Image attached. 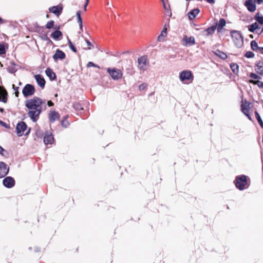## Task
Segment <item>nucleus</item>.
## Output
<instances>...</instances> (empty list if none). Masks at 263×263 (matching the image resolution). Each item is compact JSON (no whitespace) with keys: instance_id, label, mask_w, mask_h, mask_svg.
I'll use <instances>...</instances> for the list:
<instances>
[{"instance_id":"9","label":"nucleus","mask_w":263,"mask_h":263,"mask_svg":"<svg viewBox=\"0 0 263 263\" xmlns=\"http://www.w3.org/2000/svg\"><path fill=\"white\" fill-rule=\"evenodd\" d=\"M183 45L185 46H193L195 44V38L193 36L188 37L184 35L182 39Z\"/></svg>"},{"instance_id":"35","label":"nucleus","mask_w":263,"mask_h":263,"mask_svg":"<svg viewBox=\"0 0 263 263\" xmlns=\"http://www.w3.org/2000/svg\"><path fill=\"white\" fill-rule=\"evenodd\" d=\"M250 77L252 79H253L252 80H259V79H260V77L254 73H251L250 74Z\"/></svg>"},{"instance_id":"10","label":"nucleus","mask_w":263,"mask_h":263,"mask_svg":"<svg viewBox=\"0 0 263 263\" xmlns=\"http://www.w3.org/2000/svg\"><path fill=\"white\" fill-rule=\"evenodd\" d=\"M3 185L7 188H11L15 185V180L11 177H7L3 181Z\"/></svg>"},{"instance_id":"58","label":"nucleus","mask_w":263,"mask_h":263,"mask_svg":"<svg viewBox=\"0 0 263 263\" xmlns=\"http://www.w3.org/2000/svg\"><path fill=\"white\" fill-rule=\"evenodd\" d=\"M21 84H22L21 82H20L19 85H21Z\"/></svg>"},{"instance_id":"51","label":"nucleus","mask_w":263,"mask_h":263,"mask_svg":"<svg viewBox=\"0 0 263 263\" xmlns=\"http://www.w3.org/2000/svg\"><path fill=\"white\" fill-rule=\"evenodd\" d=\"M258 4H260L262 2V0H254Z\"/></svg>"},{"instance_id":"18","label":"nucleus","mask_w":263,"mask_h":263,"mask_svg":"<svg viewBox=\"0 0 263 263\" xmlns=\"http://www.w3.org/2000/svg\"><path fill=\"white\" fill-rule=\"evenodd\" d=\"M199 10L197 8L194 9L190 11L188 13V16L190 20H192L194 19L197 15L199 13Z\"/></svg>"},{"instance_id":"32","label":"nucleus","mask_w":263,"mask_h":263,"mask_svg":"<svg viewBox=\"0 0 263 263\" xmlns=\"http://www.w3.org/2000/svg\"><path fill=\"white\" fill-rule=\"evenodd\" d=\"M251 47L253 50L257 51L259 49V47L258 46V44L255 41H252L251 42Z\"/></svg>"},{"instance_id":"22","label":"nucleus","mask_w":263,"mask_h":263,"mask_svg":"<svg viewBox=\"0 0 263 263\" xmlns=\"http://www.w3.org/2000/svg\"><path fill=\"white\" fill-rule=\"evenodd\" d=\"M45 72L47 76L52 80H55L56 75L55 73L49 68L46 69Z\"/></svg>"},{"instance_id":"25","label":"nucleus","mask_w":263,"mask_h":263,"mask_svg":"<svg viewBox=\"0 0 263 263\" xmlns=\"http://www.w3.org/2000/svg\"><path fill=\"white\" fill-rule=\"evenodd\" d=\"M7 70L11 73H13L16 71L15 65L14 62H10V65L7 68Z\"/></svg>"},{"instance_id":"1","label":"nucleus","mask_w":263,"mask_h":263,"mask_svg":"<svg viewBox=\"0 0 263 263\" xmlns=\"http://www.w3.org/2000/svg\"><path fill=\"white\" fill-rule=\"evenodd\" d=\"M45 103L41 98L34 97L25 101V106L28 109V115L35 122L42 111V105Z\"/></svg>"},{"instance_id":"14","label":"nucleus","mask_w":263,"mask_h":263,"mask_svg":"<svg viewBox=\"0 0 263 263\" xmlns=\"http://www.w3.org/2000/svg\"><path fill=\"white\" fill-rule=\"evenodd\" d=\"M54 138L51 134L46 132L44 137V142L46 145L51 144L53 142Z\"/></svg>"},{"instance_id":"7","label":"nucleus","mask_w":263,"mask_h":263,"mask_svg":"<svg viewBox=\"0 0 263 263\" xmlns=\"http://www.w3.org/2000/svg\"><path fill=\"white\" fill-rule=\"evenodd\" d=\"M148 67L147 57L142 56L138 59V67L140 70H146Z\"/></svg>"},{"instance_id":"50","label":"nucleus","mask_w":263,"mask_h":263,"mask_svg":"<svg viewBox=\"0 0 263 263\" xmlns=\"http://www.w3.org/2000/svg\"><path fill=\"white\" fill-rule=\"evenodd\" d=\"M248 118V119L250 120V121H252V118L251 117V116H250V115L249 114V112L248 113H243Z\"/></svg>"},{"instance_id":"31","label":"nucleus","mask_w":263,"mask_h":263,"mask_svg":"<svg viewBox=\"0 0 263 263\" xmlns=\"http://www.w3.org/2000/svg\"><path fill=\"white\" fill-rule=\"evenodd\" d=\"M255 117L257 120V121L258 122L260 126L262 128H263V121L259 114V113L256 111L255 112Z\"/></svg>"},{"instance_id":"40","label":"nucleus","mask_w":263,"mask_h":263,"mask_svg":"<svg viewBox=\"0 0 263 263\" xmlns=\"http://www.w3.org/2000/svg\"><path fill=\"white\" fill-rule=\"evenodd\" d=\"M69 42V48L71 49V50H72L74 52H77V49L74 46V45L72 44V42L70 41V40H69L68 41Z\"/></svg>"},{"instance_id":"39","label":"nucleus","mask_w":263,"mask_h":263,"mask_svg":"<svg viewBox=\"0 0 263 263\" xmlns=\"http://www.w3.org/2000/svg\"><path fill=\"white\" fill-rule=\"evenodd\" d=\"M54 22L53 21H50L47 23L46 24V28L48 29H50L52 28L54 26Z\"/></svg>"},{"instance_id":"56","label":"nucleus","mask_w":263,"mask_h":263,"mask_svg":"<svg viewBox=\"0 0 263 263\" xmlns=\"http://www.w3.org/2000/svg\"><path fill=\"white\" fill-rule=\"evenodd\" d=\"M86 3H89V0H86Z\"/></svg>"},{"instance_id":"13","label":"nucleus","mask_w":263,"mask_h":263,"mask_svg":"<svg viewBox=\"0 0 263 263\" xmlns=\"http://www.w3.org/2000/svg\"><path fill=\"white\" fill-rule=\"evenodd\" d=\"M8 93L6 90L0 86V101L6 103L7 101Z\"/></svg>"},{"instance_id":"11","label":"nucleus","mask_w":263,"mask_h":263,"mask_svg":"<svg viewBox=\"0 0 263 263\" xmlns=\"http://www.w3.org/2000/svg\"><path fill=\"white\" fill-rule=\"evenodd\" d=\"M9 172V167L3 162H0V178L5 177Z\"/></svg>"},{"instance_id":"46","label":"nucleus","mask_w":263,"mask_h":263,"mask_svg":"<svg viewBox=\"0 0 263 263\" xmlns=\"http://www.w3.org/2000/svg\"><path fill=\"white\" fill-rule=\"evenodd\" d=\"M219 56L223 60L226 59L227 58V54L224 52H221Z\"/></svg>"},{"instance_id":"21","label":"nucleus","mask_w":263,"mask_h":263,"mask_svg":"<svg viewBox=\"0 0 263 263\" xmlns=\"http://www.w3.org/2000/svg\"><path fill=\"white\" fill-rule=\"evenodd\" d=\"M49 11L58 16L62 12V8L58 6H53L49 8Z\"/></svg>"},{"instance_id":"24","label":"nucleus","mask_w":263,"mask_h":263,"mask_svg":"<svg viewBox=\"0 0 263 263\" xmlns=\"http://www.w3.org/2000/svg\"><path fill=\"white\" fill-rule=\"evenodd\" d=\"M216 27L215 26H213L212 27H208L204 32H205V35L206 36H209L213 34L215 32Z\"/></svg>"},{"instance_id":"4","label":"nucleus","mask_w":263,"mask_h":263,"mask_svg":"<svg viewBox=\"0 0 263 263\" xmlns=\"http://www.w3.org/2000/svg\"><path fill=\"white\" fill-rule=\"evenodd\" d=\"M235 185L240 190H243L247 185V177L245 175L237 176L235 181Z\"/></svg>"},{"instance_id":"48","label":"nucleus","mask_w":263,"mask_h":263,"mask_svg":"<svg viewBox=\"0 0 263 263\" xmlns=\"http://www.w3.org/2000/svg\"><path fill=\"white\" fill-rule=\"evenodd\" d=\"M0 124L4 127H7L6 123L1 120H0Z\"/></svg>"},{"instance_id":"44","label":"nucleus","mask_w":263,"mask_h":263,"mask_svg":"<svg viewBox=\"0 0 263 263\" xmlns=\"http://www.w3.org/2000/svg\"><path fill=\"white\" fill-rule=\"evenodd\" d=\"M0 154L4 156H5L7 154V152L5 149L0 146Z\"/></svg>"},{"instance_id":"16","label":"nucleus","mask_w":263,"mask_h":263,"mask_svg":"<svg viewBox=\"0 0 263 263\" xmlns=\"http://www.w3.org/2000/svg\"><path fill=\"white\" fill-rule=\"evenodd\" d=\"M34 77L38 85L41 88H44L45 84V81L43 77L40 74L35 75Z\"/></svg>"},{"instance_id":"52","label":"nucleus","mask_w":263,"mask_h":263,"mask_svg":"<svg viewBox=\"0 0 263 263\" xmlns=\"http://www.w3.org/2000/svg\"><path fill=\"white\" fill-rule=\"evenodd\" d=\"M259 51L262 53L263 54V47H260L259 48Z\"/></svg>"},{"instance_id":"41","label":"nucleus","mask_w":263,"mask_h":263,"mask_svg":"<svg viewBox=\"0 0 263 263\" xmlns=\"http://www.w3.org/2000/svg\"><path fill=\"white\" fill-rule=\"evenodd\" d=\"M85 40L86 43L88 46L87 49L90 50L93 48V45L91 43V42L89 40H88L87 39H85Z\"/></svg>"},{"instance_id":"20","label":"nucleus","mask_w":263,"mask_h":263,"mask_svg":"<svg viewBox=\"0 0 263 263\" xmlns=\"http://www.w3.org/2000/svg\"><path fill=\"white\" fill-rule=\"evenodd\" d=\"M256 71L260 75L263 76V62L259 61L256 65Z\"/></svg>"},{"instance_id":"45","label":"nucleus","mask_w":263,"mask_h":263,"mask_svg":"<svg viewBox=\"0 0 263 263\" xmlns=\"http://www.w3.org/2000/svg\"><path fill=\"white\" fill-rule=\"evenodd\" d=\"M146 87V85L145 83H143L139 85V89L140 91L144 90Z\"/></svg>"},{"instance_id":"2","label":"nucleus","mask_w":263,"mask_h":263,"mask_svg":"<svg viewBox=\"0 0 263 263\" xmlns=\"http://www.w3.org/2000/svg\"><path fill=\"white\" fill-rule=\"evenodd\" d=\"M180 80L185 84H189L192 83L194 80V76L190 70H183L179 74Z\"/></svg>"},{"instance_id":"19","label":"nucleus","mask_w":263,"mask_h":263,"mask_svg":"<svg viewBox=\"0 0 263 263\" xmlns=\"http://www.w3.org/2000/svg\"><path fill=\"white\" fill-rule=\"evenodd\" d=\"M251 103L249 102L245 101L244 103L241 104V110L243 113H248L250 108Z\"/></svg>"},{"instance_id":"49","label":"nucleus","mask_w":263,"mask_h":263,"mask_svg":"<svg viewBox=\"0 0 263 263\" xmlns=\"http://www.w3.org/2000/svg\"><path fill=\"white\" fill-rule=\"evenodd\" d=\"M47 104L49 106H52L54 105L53 103L51 101H48Z\"/></svg>"},{"instance_id":"3","label":"nucleus","mask_w":263,"mask_h":263,"mask_svg":"<svg viewBox=\"0 0 263 263\" xmlns=\"http://www.w3.org/2000/svg\"><path fill=\"white\" fill-rule=\"evenodd\" d=\"M232 38L235 45L237 47H240L243 43V40L241 32L238 31L232 30L231 31Z\"/></svg>"},{"instance_id":"38","label":"nucleus","mask_w":263,"mask_h":263,"mask_svg":"<svg viewBox=\"0 0 263 263\" xmlns=\"http://www.w3.org/2000/svg\"><path fill=\"white\" fill-rule=\"evenodd\" d=\"M6 50L4 44H0V55L5 54Z\"/></svg>"},{"instance_id":"47","label":"nucleus","mask_w":263,"mask_h":263,"mask_svg":"<svg viewBox=\"0 0 263 263\" xmlns=\"http://www.w3.org/2000/svg\"><path fill=\"white\" fill-rule=\"evenodd\" d=\"M127 72L128 73H129L130 75H132L133 74L134 72H133V69L132 67H129V68H127Z\"/></svg>"},{"instance_id":"34","label":"nucleus","mask_w":263,"mask_h":263,"mask_svg":"<svg viewBox=\"0 0 263 263\" xmlns=\"http://www.w3.org/2000/svg\"><path fill=\"white\" fill-rule=\"evenodd\" d=\"M255 20L260 24H263V16L259 15V13H257L255 16Z\"/></svg>"},{"instance_id":"43","label":"nucleus","mask_w":263,"mask_h":263,"mask_svg":"<svg viewBox=\"0 0 263 263\" xmlns=\"http://www.w3.org/2000/svg\"><path fill=\"white\" fill-rule=\"evenodd\" d=\"M73 107L76 110H81L83 109V108L81 107L80 104L79 103H75L73 104Z\"/></svg>"},{"instance_id":"57","label":"nucleus","mask_w":263,"mask_h":263,"mask_svg":"<svg viewBox=\"0 0 263 263\" xmlns=\"http://www.w3.org/2000/svg\"><path fill=\"white\" fill-rule=\"evenodd\" d=\"M57 96H58V94H57V93H56V94L55 95V97H57Z\"/></svg>"},{"instance_id":"27","label":"nucleus","mask_w":263,"mask_h":263,"mask_svg":"<svg viewBox=\"0 0 263 263\" xmlns=\"http://www.w3.org/2000/svg\"><path fill=\"white\" fill-rule=\"evenodd\" d=\"M249 83L257 85L259 88L263 89V82L259 80H250Z\"/></svg>"},{"instance_id":"30","label":"nucleus","mask_w":263,"mask_h":263,"mask_svg":"<svg viewBox=\"0 0 263 263\" xmlns=\"http://www.w3.org/2000/svg\"><path fill=\"white\" fill-rule=\"evenodd\" d=\"M81 12L80 10L78 11L77 12V18H78V23L79 24L80 29H82V27H83V25H82V18L81 17Z\"/></svg>"},{"instance_id":"37","label":"nucleus","mask_w":263,"mask_h":263,"mask_svg":"<svg viewBox=\"0 0 263 263\" xmlns=\"http://www.w3.org/2000/svg\"><path fill=\"white\" fill-rule=\"evenodd\" d=\"M12 88L14 90V91H15V92H14L15 96L16 97H18V95H19V91H18L19 87H16V86H15V85L13 84L12 85Z\"/></svg>"},{"instance_id":"33","label":"nucleus","mask_w":263,"mask_h":263,"mask_svg":"<svg viewBox=\"0 0 263 263\" xmlns=\"http://www.w3.org/2000/svg\"><path fill=\"white\" fill-rule=\"evenodd\" d=\"M231 68L234 73H237L238 72V66L235 63H232L230 65Z\"/></svg>"},{"instance_id":"15","label":"nucleus","mask_w":263,"mask_h":263,"mask_svg":"<svg viewBox=\"0 0 263 263\" xmlns=\"http://www.w3.org/2000/svg\"><path fill=\"white\" fill-rule=\"evenodd\" d=\"M60 117L59 114L55 111H51L49 116V121L51 123H53L55 121L59 120Z\"/></svg>"},{"instance_id":"26","label":"nucleus","mask_w":263,"mask_h":263,"mask_svg":"<svg viewBox=\"0 0 263 263\" xmlns=\"http://www.w3.org/2000/svg\"><path fill=\"white\" fill-rule=\"evenodd\" d=\"M166 28L165 26L161 32V34L158 37V41L161 42L163 40L164 38L166 36Z\"/></svg>"},{"instance_id":"53","label":"nucleus","mask_w":263,"mask_h":263,"mask_svg":"<svg viewBox=\"0 0 263 263\" xmlns=\"http://www.w3.org/2000/svg\"><path fill=\"white\" fill-rule=\"evenodd\" d=\"M88 4V3H85V5H84V10L86 11V7L87 6Z\"/></svg>"},{"instance_id":"8","label":"nucleus","mask_w":263,"mask_h":263,"mask_svg":"<svg viewBox=\"0 0 263 263\" xmlns=\"http://www.w3.org/2000/svg\"><path fill=\"white\" fill-rule=\"evenodd\" d=\"M27 128V125L24 122L18 123L16 127L17 134L18 136H22Z\"/></svg>"},{"instance_id":"29","label":"nucleus","mask_w":263,"mask_h":263,"mask_svg":"<svg viewBox=\"0 0 263 263\" xmlns=\"http://www.w3.org/2000/svg\"><path fill=\"white\" fill-rule=\"evenodd\" d=\"M259 28V26L257 23H254L248 26V29L251 32H254L255 30Z\"/></svg>"},{"instance_id":"54","label":"nucleus","mask_w":263,"mask_h":263,"mask_svg":"<svg viewBox=\"0 0 263 263\" xmlns=\"http://www.w3.org/2000/svg\"><path fill=\"white\" fill-rule=\"evenodd\" d=\"M4 111V109L0 108V112H3Z\"/></svg>"},{"instance_id":"42","label":"nucleus","mask_w":263,"mask_h":263,"mask_svg":"<svg viewBox=\"0 0 263 263\" xmlns=\"http://www.w3.org/2000/svg\"><path fill=\"white\" fill-rule=\"evenodd\" d=\"M87 66L88 67H97V68H100L99 66H98V65H96V64H94V63H93V62H89L87 63Z\"/></svg>"},{"instance_id":"17","label":"nucleus","mask_w":263,"mask_h":263,"mask_svg":"<svg viewBox=\"0 0 263 263\" xmlns=\"http://www.w3.org/2000/svg\"><path fill=\"white\" fill-rule=\"evenodd\" d=\"M246 6L250 12H254L256 10V5L252 0L247 1L246 2Z\"/></svg>"},{"instance_id":"55","label":"nucleus","mask_w":263,"mask_h":263,"mask_svg":"<svg viewBox=\"0 0 263 263\" xmlns=\"http://www.w3.org/2000/svg\"><path fill=\"white\" fill-rule=\"evenodd\" d=\"M0 22H1V23L3 22V20L1 17H0Z\"/></svg>"},{"instance_id":"36","label":"nucleus","mask_w":263,"mask_h":263,"mask_svg":"<svg viewBox=\"0 0 263 263\" xmlns=\"http://www.w3.org/2000/svg\"><path fill=\"white\" fill-rule=\"evenodd\" d=\"M245 57L247 58H252L254 57V53L252 51H247L245 53Z\"/></svg>"},{"instance_id":"5","label":"nucleus","mask_w":263,"mask_h":263,"mask_svg":"<svg viewBox=\"0 0 263 263\" xmlns=\"http://www.w3.org/2000/svg\"><path fill=\"white\" fill-rule=\"evenodd\" d=\"M107 72L114 80H118L122 77L123 73L122 71L116 68H108Z\"/></svg>"},{"instance_id":"23","label":"nucleus","mask_w":263,"mask_h":263,"mask_svg":"<svg viewBox=\"0 0 263 263\" xmlns=\"http://www.w3.org/2000/svg\"><path fill=\"white\" fill-rule=\"evenodd\" d=\"M62 36V32L59 30H55L51 34V37L54 40H59L60 37Z\"/></svg>"},{"instance_id":"6","label":"nucleus","mask_w":263,"mask_h":263,"mask_svg":"<svg viewBox=\"0 0 263 263\" xmlns=\"http://www.w3.org/2000/svg\"><path fill=\"white\" fill-rule=\"evenodd\" d=\"M34 87L29 84H26L23 89L22 93L24 97L27 98L28 97L33 95L35 93Z\"/></svg>"},{"instance_id":"28","label":"nucleus","mask_w":263,"mask_h":263,"mask_svg":"<svg viewBox=\"0 0 263 263\" xmlns=\"http://www.w3.org/2000/svg\"><path fill=\"white\" fill-rule=\"evenodd\" d=\"M226 22L224 18H220L219 21L217 24V29L218 31L219 32L220 30L226 25Z\"/></svg>"},{"instance_id":"12","label":"nucleus","mask_w":263,"mask_h":263,"mask_svg":"<svg viewBox=\"0 0 263 263\" xmlns=\"http://www.w3.org/2000/svg\"><path fill=\"white\" fill-rule=\"evenodd\" d=\"M65 57L66 55L65 53L60 49H57L55 53L52 57L55 61H57L58 59L63 60Z\"/></svg>"}]
</instances>
